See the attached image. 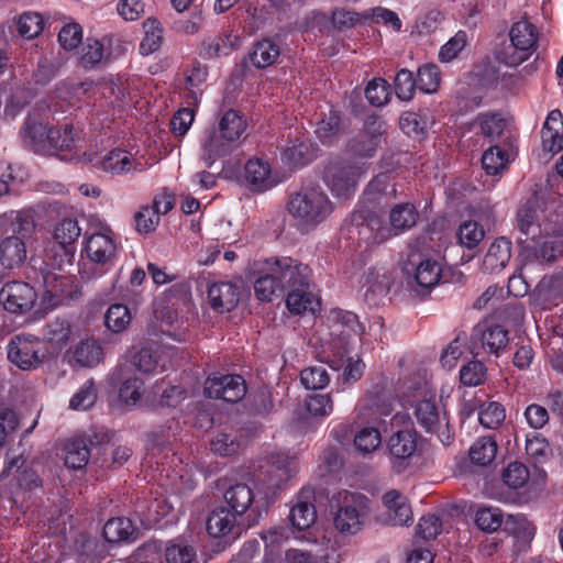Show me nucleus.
Returning <instances> with one entry per match:
<instances>
[{"instance_id": "obj_1", "label": "nucleus", "mask_w": 563, "mask_h": 563, "mask_svg": "<svg viewBox=\"0 0 563 563\" xmlns=\"http://www.w3.org/2000/svg\"><path fill=\"white\" fill-rule=\"evenodd\" d=\"M333 206L319 186H308L289 196L287 211L296 228L309 231L332 213Z\"/></svg>"}, {"instance_id": "obj_2", "label": "nucleus", "mask_w": 563, "mask_h": 563, "mask_svg": "<svg viewBox=\"0 0 563 563\" xmlns=\"http://www.w3.org/2000/svg\"><path fill=\"white\" fill-rule=\"evenodd\" d=\"M371 514V500L363 494L343 492L333 518L335 529L344 536H355Z\"/></svg>"}, {"instance_id": "obj_3", "label": "nucleus", "mask_w": 563, "mask_h": 563, "mask_svg": "<svg viewBox=\"0 0 563 563\" xmlns=\"http://www.w3.org/2000/svg\"><path fill=\"white\" fill-rule=\"evenodd\" d=\"M268 271L276 274L284 290L294 287L310 286L311 269L298 258L291 256H272L266 258Z\"/></svg>"}, {"instance_id": "obj_4", "label": "nucleus", "mask_w": 563, "mask_h": 563, "mask_svg": "<svg viewBox=\"0 0 563 563\" xmlns=\"http://www.w3.org/2000/svg\"><path fill=\"white\" fill-rule=\"evenodd\" d=\"M42 342L32 335H15L8 344V358L23 371L36 368L44 357Z\"/></svg>"}, {"instance_id": "obj_5", "label": "nucleus", "mask_w": 563, "mask_h": 563, "mask_svg": "<svg viewBox=\"0 0 563 563\" xmlns=\"http://www.w3.org/2000/svg\"><path fill=\"white\" fill-rule=\"evenodd\" d=\"M363 174L362 166L336 162L327 167L324 179L334 196L347 197L355 190L357 180Z\"/></svg>"}, {"instance_id": "obj_6", "label": "nucleus", "mask_w": 563, "mask_h": 563, "mask_svg": "<svg viewBox=\"0 0 563 563\" xmlns=\"http://www.w3.org/2000/svg\"><path fill=\"white\" fill-rule=\"evenodd\" d=\"M508 341V332L504 327L490 322L478 323L471 334L470 351L477 355L475 351L481 347L498 356L499 352L506 349Z\"/></svg>"}, {"instance_id": "obj_7", "label": "nucleus", "mask_w": 563, "mask_h": 563, "mask_svg": "<svg viewBox=\"0 0 563 563\" xmlns=\"http://www.w3.org/2000/svg\"><path fill=\"white\" fill-rule=\"evenodd\" d=\"M203 393L208 398L238 402L245 396L246 386L240 375L213 376L207 378Z\"/></svg>"}, {"instance_id": "obj_8", "label": "nucleus", "mask_w": 563, "mask_h": 563, "mask_svg": "<svg viewBox=\"0 0 563 563\" xmlns=\"http://www.w3.org/2000/svg\"><path fill=\"white\" fill-rule=\"evenodd\" d=\"M84 250L91 262L100 265L108 264L117 254L113 231L109 227H102L98 232L87 233Z\"/></svg>"}, {"instance_id": "obj_9", "label": "nucleus", "mask_w": 563, "mask_h": 563, "mask_svg": "<svg viewBox=\"0 0 563 563\" xmlns=\"http://www.w3.org/2000/svg\"><path fill=\"white\" fill-rule=\"evenodd\" d=\"M36 291L27 283H7L0 290V301L4 309L13 313L31 310L36 301Z\"/></svg>"}, {"instance_id": "obj_10", "label": "nucleus", "mask_w": 563, "mask_h": 563, "mask_svg": "<svg viewBox=\"0 0 563 563\" xmlns=\"http://www.w3.org/2000/svg\"><path fill=\"white\" fill-rule=\"evenodd\" d=\"M405 271L408 275L409 285L418 294L429 291L438 285L441 278V266L432 258H424L411 271L408 267Z\"/></svg>"}, {"instance_id": "obj_11", "label": "nucleus", "mask_w": 563, "mask_h": 563, "mask_svg": "<svg viewBox=\"0 0 563 563\" xmlns=\"http://www.w3.org/2000/svg\"><path fill=\"white\" fill-rule=\"evenodd\" d=\"M108 441L109 438L106 432L93 433V437L88 439L91 446L95 444L101 445ZM90 454L87 440L73 438L65 444V465L69 468L80 470L87 465Z\"/></svg>"}, {"instance_id": "obj_12", "label": "nucleus", "mask_w": 563, "mask_h": 563, "mask_svg": "<svg viewBox=\"0 0 563 563\" xmlns=\"http://www.w3.org/2000/svg\"><path fill=\"white\" fill-rule=\"evenodd\" d=\"M201 158L208 167L228 156L236 146L213 126L206 130L201 139Z\"/></svg>"}, {"instance_id": "obj_13", "label": "nucleus", "mask_w": 563, "mask_h": 563, "mask_svg": "<svg viewBox=\"0 0 563 563\" xmlns=\"http://www.w3.org/2000/svg\"><path fill=\"white\" fill-rule=\"evenodd\" d=\"M383 128L382 121L374 118L368 119L365 122V130L351 141V151L360 157H372L378 147L379 137L384 132Z\"/></svg>"}, {"instance_id": "obj_14", "label": "nucleus", "mask_w": 563, "mask_h": 563, "mask_svg": "<svg viewBox=\"0 0 563 563\" xmlns=\"http://www.w3.org/2000/svg\"><path fill=\"white\" fill-rule=\"evenodd\" d=\"M512 46L520 55L510 63L516 65L527 59L528 53L536 46L538 33L536 26L528 20H520L512 24L509 32Z\"/></svg>"}, {"instance_id": "obj_15", "label": "nucleus", "mask_w": 563, "mask_h": 563, "mask_svg": "<svg viewBox=\"0 0 563 563\" xmlns=\"http://www.w3.org/2000/svg\"><path fill=\"white\" fill-rule=\"evenodd\" d=\"M254 291L256 297L262 301H272L285 290L279 280L276 279V274L268 271V262L266 258L258 263V267L254 272Z\"/></svg>"}, {"instance_id": "obj_16", "label": "nucleus", "mask_w": 563, "mask_h": 563, "mask_svg": "<svg viewBox=\"0 0 563 563\" xmlns=\"http://www.w3.org/2000/svg\"><path fill=\"white\" fill-rule=\"evenodd\" d=\"M101 168L112 174L122 175L144 170V164L124 150H112L101 161Z\"/></svg>"}, {"instance_id": "obj_17", "label": "nucleus", "mask_w": 563, "mask_h": 563, "mask_svg": "<svg viewBox=\"0 0 563 563\" xmlns=\"http://www.w3.org/2000/svg\"><path fill=\"white\" fill-rule=\"evenodd\" d=\"M541 140L544 151L556 153L563 148V114L552 110L542 126Z\"/></svg>"}, {"instance_id": "obj_18", "label": "nucleus", "mask_w": 563, "mask_h": 563, "mask_svg": "<svg viewBox=\"0 0 563 563\" xmlns=\"http://www.w3.org/2000/svg\"><path fill=\"white\" fill-rule=\"evenodd\" d=\"M387 509V521L393 526H406L412 522V511L407 498L397 490H389L383 496Z\"/></svg>"}, {"instance_id": "obj_19", "label": "nucleus", "mask_w": 563, "mask_h": 563, "mask_svg": "<svg viewBox=\"0 0 563 563\" xmlns=\"http://www.w3.org/2000/svg\"><path fill=\"white\" fill-rule=\"evenodd\" d=\"M317 157V147L303 139H295L282 152V161L290 167L309 164Z\"/></svg>"}, {"instance_id": "obj_20", "label": "nucleus", "mask_w": 563, "mask_h": 563, "mask_svg": "<svg viewBox=\"0 0 563 563\" xmlns=\"http://www.w3.org/2000/svg\"><path fill=\"white\" fill-rule=\"evenodd\" d=\"M239 288L231 283H216L208 290L211 307L220 312L231 311L239 302Z\"/></svg>"}, {"instance_id": "obj_21", "label": "nucleus", "mask_w": 563, "mask_h": 563, "mask_svg": "<svg viewBox=\"0 0 563 563\" xmlns=\"http://www.w3.org/2000/svg\"><path fill=\"white\" fill-rule=\"evenodd\" d=\"M49 125L27 120L22 129V139L26 146L36 153L49 154Z\"/></svg>"}, {"instance_id": "obj_22", "label": "nucleus", "mask_w": 563, "mask_h": 563, "mask_svg": "<svg viewBox=\"0 0 563 563\" xmlns=\"http://www.w3.org/2000/svg\"><path fill=\"white\" fill-rule=\"evenodd\" d=\"M26 260V246L23 238L12 235L0 243V263L5 268L21 266Z\"/></svg>"}, {"instance_id": "obj_23", "label": "nucleus", "mask_w": 563, "mask_h": 563, "mask_svg": "<svg viewBox=\"0 0 563 563\" xmlns=\"http://www.w3.org/2000/svg\"><path fill=\"white\" fill-rule=\"evenodd\" d=\"M511 257V244L505 238L496 239L489 246L483 260V271L496 273L503 269Z\"/></svg>"}, {"instance_id": "obj_24", "label": "nucleus", "mask_w": 563, "mask_h": 563, "mask_svg": "<svg viewBox=\"0 0 563 563\" xmlns=\"http://www.w3.org/2000/svg\"><path fill=\"white\" fill-rule=\"evenodd\" d=\"M224 501L239 517L246 514L249 510L254 512L252 505L254 504V492L246 484H236L231 486L224 493Z\"/></svg>"}, {"instance_id": "obj_25", "label": "nucleus", "mask_w": 563, "mask_h": 563, "mask_svg": "<svg viewBox=\"0 0 563 563\" xmlns=\"http://www.w3.org/2000/svg\"><path fill=\"white\" fill-rule=\"evenodd\" d=\"M245 178L253 190L264 191L275 186L268 163L262 159H250L245 165Z\"/></svg>"}, {"instance_id": "obj_26", "label": "nucleus", "mask_w": 563, "mask_h": 563, "mask_svg": "<svg viewBox=\"0 0 563 563\" xmlns=\"http://www.w3.org/2000/svg\"><path fill=\"white\" fill-rule=\"evenodd\" d=\"M418 422L427 432L438 433L440 429L448 426L445 418H441L434 399H423L418 402L415 410Z\"/></svg>"}, {"instance_id": "obj_27", "label": "nucleus", "mask_w": 563, "mask_h": 563, "mask_svg": "<svg viewBox=\"0 0 563 563\" xmlns=\"http://www.w3.org/2000/svg\"><path fill=\"white\" fill-rule=\"evenodd\" d=\"M239 516L225 507L214 509L208 517L207 531L213 538H221L231 533L236 523Z\"/></svg>"}, {"instance_id": "obj_28", "label": "nucleus", "mask_w": 563, "mask_h": 563, "mask_svg": "<svg viewBox=\"0 0 563 563\" xmlns=\"http://www.w3.org/2000/svg\"><path fill=\"white\" fill-rule=\"evenodd\" d=\"M25 460L22 457V455L13 456L8 461L7 466L3 468L0 475V481H3L5 477L10 476L11 474H16V482L20 488L24 490H29L32 488H35L40 485V477L37 474L32 470H23L21 471L22 466L24 465Z\"/></svg>"}, {"instance_id": "obj_29", "label": "nucleus", "mask_w": 563, "mask_h": 563, "mask_svg": "<svg viewBox=\"0 0 563 563\" xmlns=\"http://www.w3.org/2000/svg\"><path fill=\"white\" fill-rule=\"evenodd\" d=\"M387 446L393 457L405 461L417 451V434L411 430L398 431L389 438Z\"/></svg>"}, {"instance_id": "obj_30", "label": "nucleus", "mask_w": 563, "mask_h": 563, "mask_svg": "<svg viewBox=\"0 0 563 563\" xmlns=\"http://www.w3.org/2000/svg\"><path fill=\"white\" fill-rule=\"evenodd\" d=\"M213 128L227 136L228 140L238 147L240 139L245 132L246 121L239 111L229 110L223 113L218 124Z\"/></svg>"}, {"instance_id": "obj_31", "label": "nucleus", "mask_w": 563, "mask_h": 563, "mask_svg": "<svg viewBox=\"0 0 563 563\" xmlns=\"http://www.w3.org/2000/svg\"><path fill=\"white\" fill-rule=\"evenodd\" d=\"M101 358L102 347L93 340H84L71 350L69 362L81 367H92Z\"/></svg>"}, {"instance_id": "obj_32", "label": "nucleus", "mask_w": 563, "mask_h": 563, "mask_svg": "<svg viewBox=\"0 0 563 563\" xmlns=\"http://www.w3.org/2000/svg\"><path fill=\"white\" fill-rule=\"evenodd\" d=\"M296 459L278 453L273 456L269 470V488H278L283 483L290 479L296 473Z\"/></svg>"}, {"instance_id": "obj_33", "label": "nucleus", "mask_w": 563, "mask_h": 563, "mask_svg": "<svg viewBox=\"0 0 563 563\" xmlns=\"http://www.w3.org/2000/svg\"><path fill=\"white\" fill-rule=\"evenodd\" d=\"M534 205L536 203L533 201L529 200L517 212L518 229L525 236V239H518L519 243H526L529 240L533 241L540 233Z\"/></svg>"}, {"instance_id": "obj_34", "label": "nucleus", "mask_w": 563, "mask_h": 563, "mask_svg": "<svg viewBox=\"0 0 563 563\" xmlns=\"http://www.w3.org/2000/svg\"><path fill=\"white\" fill-rule=\"evenodd\" d=\"M309 287H294L288 289L286 303L288 309L297 314L310 311L316 312L318 302L314 300L312 294L309 291Z\"/></svg>"}, {"instance_id": "obj_35", "label": "nucleus", "mask_w": 563, "mask_h": 563, "mask_svg": "<svg viewBox=\"0 0 563 563\" xmlns=\"http://www.w3.org/2000/svg\"><path fill=\"white\" fill-rule=\"evenodd\" d=\"M279 55L278 45L268 38H264L254 44L250 53V60L257 68H266L273 65Z\"/></svg>"}, {"instance_id": "obj_36", "label": "nucleus", "mask_w": 563, "mask_h": 563, "mask_svg": "<svg viewBox=\"0 0 563 563\" xmlns=\"http://www.w3.org/2000/svg\"><path fill=\"white\" fill-rule=\"evenodd\" d=\"M395 194V188L390 191L384 190L383 181L377 178L368 184L363 195V202L369 206V211L380 210L389 205Z\"/></svg>"}, {"instance_id": "obj_37", "label": "nucleus", "mask_w": 563, "mask_h": 563, "mask_svg": "<svg viewBox=\"0 0 563 563\" xmlns=\"http://www.w3.org/2000/svg\"><path fill=\"white\" fill-rule=\"evenodd\" d=\"M418 211L411 203H399L393 207L389 214L390 224L396 231H406L416 225Z\"/></svg>"}, {"instance_id": "obj_38", "label": "nucleus", "mask_w": 563, "mask_h": 563, "mask_svg": "<svg viewBox=\"0 0 563 563\" xmlns=\"http://www.w3.org/2000/svg\"><path fill=\"white\" fill-rule=\"evenodd\" d=\"M144 38L140 44V53L148 55L156 52L163 43V29L161 23L153 18L143 22Z\"/></svg>"}, {"instance_id": "obj_39", "label": "nucleus", "mask_w": 563, "mask_h": 563, "mask_svg": "<svg viewBox=\"0 0 563 563\" xmlns=\"http://www.w3.org/2000/svg\"><path fill=\"white\" fill-rule=\"evenodd\" d=\"M49 154L55 151H69L77 141V134L69 124L49 126Z\"/></svg>"}, {"instance_id": "obj_40", "label": "nucleus", "mask_w": 563, "mask_h": 563, "mask_svg": "<svg viewBox=\"0 0 563 563\" xmlns=\"http://www.w3.org/2000/svg\"><path fill=\"white\" fill-rule=\"evenodd\" d=\"M134 532L132 522L128 518L109 519L103 526V537L110 543L129 540Z\"/></svg>"}, {"instance_id": "obj_41", "label": "nucleus", "mask_w": 563, "mask_h": 563, "mask_svg": "<svg viewBox=\"0 0 563 563\" xmlns=\"http://www.w3.org/2000/svg\"><path fill=\"white\" fill-rule=\"evenodd\" d=\"M496 452V441L490 437H483L471 446L470 459L474 464L485 466L493 462Z\"/></svg>"}, {"instance_id": "obj_42", "label": "nucleus", "mask_w": 563, "mask_h": 563, "mask_svg": "<svg viewBox=\"0 0 563 563\" xmlns=\"http://www.w3.org/2000/svg\"><path fill=\"white\" fill-rule=\"evenodd\" d=\"M341 129V119L338 111L330 110L317 123L316 134L323 144H330L338 136Z\"/></svg>"}, {"instance_id": "obj_43", "label": "nucleus", "mask_w": 563, "mask_h": 563, "mask_svg": "<svg viewBox=\"0 0 563 563\" xmlns=\"http://www.w3.org/2000/svg\"><path fill=\"white\" fill-rule=\"evenodd\" d=\"M289 519L298 530L308 529L317 520L316 508L310 503L298 501L291 507Z\"/></svg>"}, {"instance_id": "obj_44", "label": "nucleus", "mask_w": 563, "mask_h": 563, "mask_svg": "<svg viewBox=\"0 0 563 563\" xmlns=\"http://www.w3.org/2000/svg\"><path fill=\"white\" fill-rule=\"evenodd\" d=\"M475 123L482 134L490 140L500 136L506 128L505 119L498 113H481L476 117Z\"/></svg>"}, {"instance_id": "obj_45", "label": "nucleus", "mask_w": 563, "mask_h": 563, "mask_svg": "<svg viewBox=\"0 0 563 563\" xmlns=\"http://www.w3.org/2000/svg\"><path fill=\"white\" fill-rule=\"evenodd\" d=\"M196 555L195 548L183 540L173 541L165 549L167 563H192Z\"/></svg>"}, {"instance_id": "obj_46", "label": "nucleus", "mask_w": 563, "mask_h": 563, "mask_svg": "<svg viewBox=\"0 0 563 563\" xmlns=\"http://www.w3.org/2000/svg\"><path fill=\"white\" fill-rule=\"evenodd\" d=\"M81 234V228L78 221L73 218L62 220L54 230V239L62 246L74 244Z\"/></svg>"}, {"instance_id": "obj_47", "label": "nucleus", "mask_w": 563, "mask_h": 563, "mask_svg": "<svg viewBox=\"0 0 563 563\" xmlns=\"http://www.w3.org/2000/svg\"><path fill=\"white\" fill-rule=\"evenodd\" d=\"M18 32L25 38H34L41 34L44 29V21L40 13L24 12L16 22Z\"/></svg>"}, {"instance_id": "obj_48", "label": "nucleus", "mask_w": 563, "mask_h": 563, "mask_svg": "<svg viewBox=\"0 0 563 563\" xmlns=\"http://www.w3.org/2000/svg\"><path fill=\"white\" fill-rule=\"evenodd\" d=\"M417 87L424 93H433L440 86V73L435 65L427 64L418 69Z\"/></svg>"}, {"instance_id": "obj_49", "label": "nucleus", "mask_w": 563, "mask_h": 563, "mask_svg": "<svg viewBox=\"0 0 563 563\" xmlns=\"http://www.w3.org/2000/svg\"><path fill=\"white\" fill-rule=\"evenodd\" d=\"M501 478L509 488L519 489L528 483L530 474L526 465L512 462L503 471Z\"/></svg>"}, {"instance_id": "obj_50", "label": "nucleus", "mask_w": 563, "mask_h": 563, "mask_svg": "<svg viewBox=\"0 0 563 563\" xmlns=\"http://www.w3.org/2000/svg\"><path fill=\"white\" fill-rule=\"evenodd\" d=\"M457 240L462 246L474 249L484 239V229L475 221L463 222L457 231Z\"/></svg>"}, {"instance_id": "obj_51", "label": "nucleus", "mask_w": 563, "mask_h": 563, "mask_svg": "<svg viewBox=\"0 0 563 563\" xmlns=\"http://www.w3.org/2000/svg\"><path fill=\"white\" fill-rule=\"evenodd\" d=\"M131 321V314L126 306L112 305L104 317L106 325L112 332L119 333L123 331Z\"/></svg>"}, {"instance_id": "obj_52", "label": "nucleus", "mask_w": 563, "mask_h": 563, "mask_svg": "<svg viewBox=\"0 0 563 563\" xmlns=\"http://www.w3.org/2000/svg\"><path fill=\"white\" fill-rule=\"evenodd\" d=\"M508 154L499 146H492L482 156L484 169L489 175H496L506 167Z\"/></svg>"}, {"instance_id": "obj_53", "label": "nucleus", "mask_w": 563, "mask_h": 563, "mask_svg": "<svg viewBox=\"0 0 563 563\" xmlns=\"http://www.w3.org/2000/svg\"><path fill=\"white\" fill-rule=\"evenodd\" d=\"M487 376V369L481 361H471L460 371V380L463 385L475 387L483 384Z\"/></svg>"}, {"instance_id": "obj_54", "label": "nucleus", "mask_w": 563, "mask_h": 563, "mask_svg": "<svg viewBox=\"0 0 563 563\" xmlns=\"http://www.w3.org/2000/svg\"><path fill=\"white\" fill-rule=\"evenodd\" d=\"M134 365L144 373H154L158 368L163 371L164 365L159 362V356L152 346L141 347L133 356Z\"/></svg>"}, {"instance_id": "obj_55", "label": "nucleus", "mask_w": 563, "mask_h": 563, "mask_svg": "<svg viewBox=\"0 0 563 563\" xmlns=\"http://www.w3.org/2000/svg\"><path fill=\"white\" fill-rule=\"evenodd\" d=\"M380 443V433L376 428L373 427L363 428L356 433L354 438V444L356 449L363 454L374 452L379 448Z\"/></svg>"}, {"instance_id": "obj_56", "label": "nucleus", "mask_w": 563, "mask_h": 563, "mask_svg": "<svg viewBox=\"0 0 563 563\" xmlns=\"http://www.w3.org/2000/svg\"><path fill=\"white\" fill-rule=\"evenodd\" d=\"M362 18L369 19L374 23H380L385 26H389L396 32L400 31L402 25L396 12L383 7H376L369 10H365L362 13Z\"/></svg>"}, {"instance_id": "obj_57", "label": "nucleus", "mask_w": 563, "mask_h": 563, "mask_svg": "<svg viewBox=\"0 0 563 563\" xmlns=\"http://www.w3.org/2000/svg\"><path fill=\"white\" fill-rule=\"evenodd\" d=\"M395 91L400 100L409 101L413 98L417 87L416 78L412 71L404 68L400 69L395 76L394 80Z\"/></svg>"}, {"instance_id": "obj_58", "label": "nucleus", "mask_w": 563, "mask_h": 563, "mask_svg": "<svg viewBox=\"0 0 563 563\" xmlns=\"http://www.w3.org/2000/svg\"><path fill=\"white\" fill-rule=\"evenodd\" d=\"M505 409L498 402L483 405L478 412V420L481 424L487 429L498 428L505 420Z\"/></svg>"}, {"instance_id": "obj_59", "label": "nucleus", "mask_w": 563, "mask_h": 563, "mask_svg": "<svg viewBox=\"0 0 563 563\" xmlns=\"http://www.w3.org/2000/svg\"><path fill=\"white\" fill-rule=\"evenodd\" d=\"M211 450L220 456H230L241 449V443L232 433L220 432L211 440Z\"/></svg>"}, {"instance_id": "obj_60", "label": "nucleus", "mask_w": 563, "mask_h": 563, "mask_svg": "<svg viewBox=\"0 0 563 563\" xmlns=\"http://www.w3.org/2000/svg\"><path fill=\"white\" fill-rule=\"evenodd\" d=\"M45 335L51 343L63 345L71 336V327L67 320L56 318L46 324Z\"/></svg>"}, {"instance_id": "obj_61", "label": "nucleus", "mask_w": 563, "mask_h": 563, "mask_svg": "<svg viewBox=\"0 0 563 563\" xmlns=\"http://www.w3.org/2000/svg\"><path fill=\"white\" fill-rule=\"evenodd\" d=\"M300 380L307 389H322L329 384L330 378L323 366H312L301 371Z\"/></svg>"}, {"instance_id": "obj_62", "label": "nucleus", "mask_w": 563, "mask_h": 563, "mask_svg": "<svg viewBox=\"0 0 563 563\" xmlns=\"http://www.w3.org/2000/svg\"><path fill=\"white\" fill-rule=\"evenodd\" d=\"M97 399V391L92 380H87L81 388L73 396L69 406L75 410H87L93 406Z\"/></svg>"}, {"instance_id": "obj_63", "label": "nucleus", "mask_w": 563, "mask_h": 563, "mask_svg": "<svg viewBox=\"0 0 563 563\" xmlns=\"http://www.w3.org/2000/svg\"><path fill=\"white\" fill-rule=\"evenodd\" d=\"M466 342L467 334L465 332H461L448 345L441 355V363L444 367L451 369L456 365V362L463 355V346Z\"/></svg>"}, {"instance_id": "obj_64", "label": "nucleus", "mask_w": 563, "mask_h": 563, "mask_svg": "<svg viewBox=\"0 0 563 563\" xmlns=\"http://www.w3.org/2000/svg\"><path fill=\"white\" fill-rule=\"evenodd\" d=\"M365 97L368 102L375 107L385 104L389 98V86L387 81L382 78L369 81L365 89Z\"/></svg>"}]
</instances>
